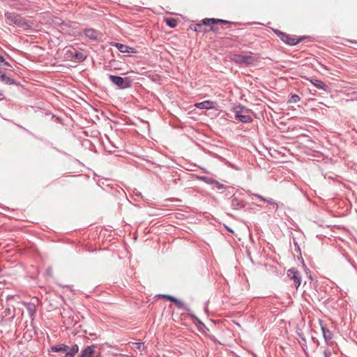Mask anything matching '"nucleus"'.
<instances>
[{
    "label": "nucleus",
    "instance_id": "f8f14e48",
    "mask_svg": "<svg viewBox=\"0 0 357 357\" xmlns=\"http://www.w3.org/2000/svg\"><path fill=\"white\" fill-rule=\"evenodd\" d=\"M94 349V345L86 347L84 350L82 351L79 357H92L95 351Z\"/></svg>",
    "mask_w": 357,
    "mask_h": 357
},
{
    "label": "nucleus",
    "instance_id": "2eb2a0df",
    "mask_svg": "<svg viewBox=\"0 0 357 357\" xmlns=\"http://www.w3.org/2000/svg\"><path fill=\"white\" fill-rule=\"evenodd\" d=\"M115 46L122 53L133 52L132 48L128 45H123L121 43H116Z\"/></svg>",
    "mask_w": 357,
    "mask_h": 357
},
{
    "label": "nucleus",
    "instance_id": "4be33fe9",
    "mask_svg": "<svg viewBox=\"0 0 357 357\" xmlns=\"http://www.w3.org/2000/svg\"><path fill=\"white\" fill-rule=\"evenodd\" d=\"M165 21L166 24L171 28H174L177 26V20L174 18H166Z\"/></svg>",
    "mask_w": 357,
    "mask_h": 357
},
{
    "label": "nucleus",
    "instance_id": "9b49d317",
    "mask_svg": "<svg viewBox=\"0 0 357 357\" xmlns=\"http://www.w3.org/2000/svg\"><path fill=\"white\" fill-rule=\"evenodd\" d=\"M22 304L26 307L29 314L30 315L31 319H33L34 315L36 311V306L33 303H26L23 302Z\"/></svg>",
    "mask_w": 357,
    "mask_h": 357
},
{
    "label": "nucleus",
    "instance_id": "7c9ffc66",
    "mask_svg": "<svg viewBox=\"0 0 357 357\" xmlns=\"http://www.w3.org/2000/svg\"><path fill=\"white\" fill-rule=\"evenodd\" d=\"M64 357H74V356H73L72 354H70L69 352L66 351Z\"/></svg>",
    "mask_w": 357,
    "mask_h": 357
},
{
    "label": "nucleus",
    "instance_id": "473e14b6",
    "mask_svg": "<svg viewBox=\"0 0 357 357\" xmlns=\"http://www.w3.org/2000/svg\"><path fill=\"white\" fill-rule=\"evenodd\" d=\"M0 96H1V94L0 93Z\"/></svg>",
    "mask_w": 357,
    "mask_h": 357
},
{
    "label": "nucleus",
    "instance_id": "c756f323",
    "mask_svg": "<svg viewBox=\"0 0 357 357\" xmlns=\"http://www.w3.org/2000/svg\"><path fill=\"white\" fill-rule=\"evenodd\" d=\"M4 314H5V316L9 315L10 314V308H6L4 310Z\"/></svg>",
    "mask_w": 357,
    "mask_h": 357
},
{
    "label": "nucleus",
    "instance_id": "f257e3e1",
    "mask_svg": "<svg viewBox=\"0 0 357 357\" xmlns=\"http://www.w3.org/2000/svg\"><path fill=\"white\" fill-rule=\"evenodd\" d=\"M110 81L120 89H125L132 86V80L130 77H121L113 75H109Z\"/></svg>",
    "mask_w": 357,
    "mask_h": 357
},
{
    "label": "nucleus",
    "instance_id": "c85d7f7f",
    "mask_svg": "<svg viewBox=\"0 0 357 357\" xmlns=\"http://www.w3.org/2000/svg\"><path fill=\"white\" fill-rule=\"evenodd\" d=\"M211 31H212L215 33H217L218 31V27H215V26H211Z\"/></svg>",
    "mask_w": 357,
    "mask_h": 357
},
{
    "label": "nucleus",
    "instance_id": "bb28decb",
    "mask_svg": "<svg viewBox=\"0 0 357 357\" xmlns=\"http://www.w3.org/2000/svg\"><path fill=\"white\" fill-rule=\"evenodd\" d=\"M0 62L3 63L4 66L11 67L10 64L8 62L6 61L3 56L1 55H0Z\"/></svg>",
    "mask_w": 357,
    "mask_h": 357
},
{
    "label": "nucleus",
    "instance_id": "9d476101",
    "mask_svg": "<svg viewBox=\"0 0 357 357\" xmlns=\"http://www.w3.org/2000/svg\"><path fill=\"white\" fill-rule=\"evenodd\" d=\"M231 205L234 209L239 210L245 207V203L242 199L234 197L231 199Z\"/></svg>",
    "mask_w": 357,
    "mask_h": 357
},
{
    "label": "nucleus",
    "instance_id": "a211bd4d",
    "mask_svg": "<svg viewBox=\"0 0 357 357\" xmlns=\"http://www.w3.org/2000/svg\"><path fill=\"white\" fill-rule=\"evenodd\" d=\"M68 349L69 347L66 344H57L51 347V350L54 352H66Z\"/></svg>",
    "mask_w": 357,
    "mask_h": 357
},
{
    "label": "nucleus",
    "instance_id": "ddd939ff",
    "mask_svg": "<svg viewBox=\"0 0 357 357\" xmlns=\"http://www.w3.org/2000/svg\"><path fill=\"white\" fill-rule=\"evenodd\" d=\"M0 80L7 84H16V82L11 77L7 76L4 73L0 70Z\"/></svg>",
    "mask_w": 357,
    "mask_h": 357
},
{
    "label": "nucleus",
    "instance_id": "b1692460",
    "mask_svg": "<svg viewBox=\"0 0 357 357\" xmlns=\"http://www.w3.org/2000/svg\"><path fill=\"white\" fill-rule=\"evenodd\" d=\"M79 351V347L77 344H75L72 346V347H69V349L67 351L70 354H72L73 356H75V355Z\"/></svg>",
    "mask_w": 357,
    "mask_h": 357
},
{
    "label": "nucleus",
    "instance_id": "412c9836",
    "mask_svg": "<svg viewBox=\"0 0 357 357\" xmlns=\"http://www.w3.org/2000/svg\"><path fill=\"white\" fill-rule=\"evenodd\" d=\"M174 303L179 309H183V310H185L186 312H189L190 311V309L188 307V306L185 305L182 301H179L176 298L174 300Z\"/></svg>",
    "mask_w": 357,
    "mask_h": 357
},
{
    "label": "nucleus",
    "instance_id": "aec40b11",
    "mask_svg": "<svg viewBox=\"0 0 357 357\" xmlns=\"http://www.w3.org/2000/svg\"><path fill=\"white\" fill-rule=\"evenodd\" d=\"M204 25L205 24L202 22V24H195L190 25V29L197 32H206Z\"/></svg>",
    "mask_w": 357,
    "mask_h": 357
},
{
    "label": "nucleus",
    "instance_id": "423d86ee",
    "mask_svg": "<svg viewBox=\"0 0 357 357\" xmlns=\"http://www.w3.org/2000/svg\"><path fill=\"white\" fill-rule=\"evenodd\" d=\"M236 118L243 123L252 121V118L248 114V112L243 107H240L239 110L236 111Z\"/></svg>",
    "mask_w": 357,
    "mask_h": 357
},
{
    "label": "nucleus",
    "instance_id": "6e6552de",
    "mask_svg": "<svg viewBox=\"0 0 357 357\" xmlns=\"http://www.w3.org/2000/svg\"><path fill=\"white\" fill-rule=\"evenodd\" d=\"M84 33L87 38L93 40H97L101 37V33L93 29H87Z\"/></svg>",
    "mask_w": 357,
    "mask_h": 357
},
{
    "label": "nucleus",
    "instance_id": "1a4fd4ad",
    "mask_svg": "<svg viewBox=\"0 0 357 357\" xmlns=\"http://www.w3.org/2000/svg\"><path fill=\"white\" fill-rule=\"evenodd\" d=\"M217 103L211 100H205L202 102L196 103L195 107L199 109H213L215 108Z\"/></svg>",
    "mask_w": 357,
    "mask_h": 357
},
{
    "label": "nucleus",
    "instance_id": "2f4dec72",
    "mask_svg": "<svg viewBox=\"0 0 357 357\" xmlns=\"http://www.w3.org/2000/svg\"><path fill=\"white\" fill-rule=\"evenodd\" d=\"M215 183L217 184V187L219 188V189H221V188H223V185L222 184H220L218 182H215Z\"/></svg>",
    "mask_w": 357,
    "mask_h": 357
},
{
    "label": "nucleus",
    "instance_id": "a878e982",
    "mask_svg": "<svg viewBox=\"0 0 357 357\" xmlns=\"http://www.w3.org/2000/svg\"><path fill=\"white\" fill-rule=\"evenodd\" d=\"M159 297H162V298H165L166 299H168L172 302L174 301V300L176 299L175 297L172 296H170V295H167V294H160L158 295Z\"/></svg>",
    "mask_w": 357,
    "mask_h": 357
},
{
    "label": "nucleus",
    "instance_id": "cd10ccee",
    "mask_svg": "<svg viewBox=\"0 0 357 357\" xmlns=\"http://www.w3.org/2000/svg\"><path fill=\"white\" fill-rule=\"evenodd\" d=\"M324 357H331V352L330 349L325 350L324 352Z\"/></svg>",
    "mask_w": 357,
    "mask_h": 357
},
{
    "label": "nucleus",
    "instance_id": "0eeeda50",
    "mask_svg": "<svg viewBox=\"0 0 357 357\" xmlns=\"http://www.w3.org/2000/svg\"><path fill=\"white\" fill-rule=\"evenodd\" d=\"M203 22L204 24H234L235 23L220 19H215V18H205L203 20Z\"/></svg>",
    "mask_w": 357,
    "mask_h": 357
},
{
    "label": "nucleus",
    "instance_id": "6ab92c4d",
    "mask_svg": "<svg viewBox=\"0 0 357 357\" xmlns=\"http://www.w3.org/2000/svg\"><path fill=\"white\" fill-rule=\"evenodd\" d=\"M130 346L133 350L139 352H142L145 348L143 342H132L130 344Z\"/></svg>",
    "mask_w": 357,
    "mask_h": 357
},
{
    "label": "nucleus",
    "instance_id": "20e7f679",
    "mask_svg": "<svg viewBox=\"0 0 357 357\" xmlns=\"http://www.w3.org/2000/svg\"><path fill=\"white\" fill-rule=\"evenodd\" d=\"M231 60L238 64H245L247 66L253 64L257 59L251 55L234 54Z\"/></svg>",
    "mask_w": 357,
    "mask_h": 357
},
{
    "label": "nucleus",
    "instance_id": "f03ea898",
    "mask_svg": "<svg viewBox=\"0 0 357 357\" xmlns=\"http://www.w3.org/2000/svg\"><path fill=\"white\" fill-rule=\"evenodd\" d=\"M5 16L6 18V23L9 25L15 24L20 27L29 26L24 20L15 13L7 12L5 13Z\"/></svg>",
    "mask_w": 357,
    "mask_h": 357
},
{
    "label": "nucleus",
    "instance_id": "4468645a",
    "mask_svg": "<svg viewBox=\"0 0 357 357\" xmlns=\"http://www.w3.org/2000/svg\"><path fill=\"white\" fill-rule=\"evenodd\" d=\"M321 330H322L323 335H324V337L326 342L328 344L331 343L332 338H333L332 333L328 328H324L323 326L321 327Z\"/></svg>",
    "mask_w": 357,
    "mask_h": 357
},
{
    "label": "nucleus",
    "instance_id": "39448f33",
    "mask_svg": "<svg viewBox=\"0 0 357 357\" xmlns=\"http://www.w3.org/2000/svg\"><path fill=\"white\" fill-rule=\"evenodd\" d=\"M287 276L294 281L296 289H298L301 283V275L299 271L291 268L287 271Z\"/></svg>",
    "mask_w": 357,
    "mask_h": 357
},
{
    "label": "nucleus",
    "instance_id": "f3484780",
    "mask_svg": "<svg viewBox=\"0 0 357 357\" xmlns=\"http://www.w3.org/2000/svg\"><path fill=\"white\" fill-rule=\"evenodd\" d=\"M70 54L78 61H84L86 59V56L84 53L77 51L73 48L72 50L69 51Z\"/></svg>",
    "mask_w": 357,
    "mask_h": 357
},
{
    "label": "nucleus",
    "instance_id": "5701e85b",
    "mask_svg": "<svg viewBox=\"0 0 357 357\" xmlns=\"http://www.w3.org/2000/svg\"><path fill=\"white\" fill-rule=\"evenodd\" d=\"M253 196L257 197L258 199H259L260 200L264 202H267L270 204H273V205H275L276 206V208H278V205L273 202V200L272 199H266V198H264L262 196L259 195H257V194H253Z\"/></svg>",
    "mask_w": 357,
    "mask_h": 357
},
{
    "label": "nucleus",
    "instance_id": "dca6fc26",
    "mask_svg": "<svg viewBox=\"0 0 357 357\" xmlns=\"http://www.w3.org/2000/svg\"><path fill=\"white\" fill-rule=\"evenodd\" d=\"M310 82L315 87L320 89H323L324 91H327V89L328 88V86L321 80L311 79Z\"/></svg>",
    "mask_w": 357,
    "mask_h": 357
},
{
    "label": "nucleus",
    "instance_id": "393cba45",
    "mask_svg": "<svg viewBox=\"0 0 357 357\" xmlns=\"http://www.w3.org/2000/svg\"><path fill=\"white\" fill-rule=\"evenodd\" d=\"M300 100V98L297 95H292L289 100V102H291V103H296L297 102H298Z\"/></svg>",
    "mask_w": 357,
    "mask_h": 357
},
{
    "label": "nucleus",
    "instance_id": "7ed1b4c3",
    "mask_svg": "<svg viewBox=\"0 0 357 357\" xmlns=\"http://www.w3.org/2000/svg\"><path fill=\"white\" fill-rule=\"evenodd\" d=\"M275 33L286 44L289 45H295L301 41L303 40L304 38H300L298 39H296L294 37H292L287 33L282 32L280 30H275Z\"/></svg>",
    "mask_w": 357,
    "mask_h": 357
}]
</instances>
